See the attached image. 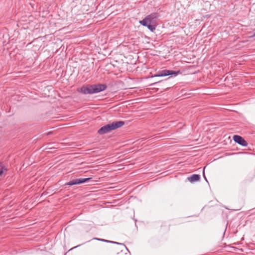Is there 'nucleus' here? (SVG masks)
Segmentation results:
<instances>
[{
    "mask_svg": "<svg viewBox=\"0 0 255 255\" xmlns=\"http://www.w3.org/2000/svg\"><path fill=\"white\" fill-rule=\"evenodd\" d=\"M106 88L107 86L105 84H98L91 85L87 87H83L81 88L79 91L84 94H92L99 93Z\"/></svg>",
    "mask_w": 255,
    "mask_h": 255,
    "instance_id": "1",
    "label": "nucleus"
},
{
    "mask_svg": "<svg viewBox=\"0 0 255 255\" xmlns=\"http://www.w3.org/2000/svg\"><path fill=\"white\" fill-rule=\"evenodd\" d=\"M124 124L125 123L123 121L114 122L101 128L98 130V133L100 134H103L108 133L113 130L122 127L124 125Z\"/></svg>",
    "mask_w": 255,
    "mask_h": 255,
    "instance_id": "2",
    "label": "nucleus"
},
{
    "mask_svg": "<svg viewBox=\"0 0 255 255\" xmlns=\"http://www.w3.org/2000/svg\"><path fill=\"white\" fill-rule=\"evenodd\" d=\"M157 25V17L156 13L151 14L144 17V26L153 32Z\"/></svg>",
    "mask_w": 255,
    "mask_h": 255,
    "instance_id": "3",
    "label": "nucleus"
},
{
    "mask_svg": "<svg viewBox=\"0 0 255 255\" xmlns=\"http://www.w3.org/2000/svg\"><path fill=\"white\" fill-rule=\"evenodd\" d=\"M179 73V71L175 72V71H172V70H164L159 72L158 73V74L154 75H151V76H150V75L144 76V79H148L150 77L153 78V77H164V76H167L172 75H174L176 76Z\"/></svg>",
    "mask_w": 255,
    "mask_h": 255,
    "instance_id": "4",
    "label": "nucleus"
},
{
    "mask_svg": "<svg viewBox=\"0 0 255 255\" xmlns=\"http://www.w3.org/2000/svg\"><path fill=\"white\" fill-rule=\"evenodd\" d=\"M91 179V178L76 179L67 183L66 185L72 186L76 184H80L90 180Z\"/></svg>",
    "mask_w": 255,
    "mask_h": 255,
    "instance_id": "5",
    "label": "nucleus"
},
{
    "mask_svg": "<svg viewBox=\"0 0 255 255\" xmlns=\"http://www.w3.org/2000/svg\"><path fill=\"white\" fill-rule=\"evenodd\" d=\"M234 141L240 145L246 146L248 145V142L241 136L235 135L233 136Z\"/></svg>",
    "mask_w": 255,
    "mask_h": 255,
    "instance_id": "6",
    "label": "nucleus"
},
{
    "mask_svg": "<svg viewBox=\"0 0 255 255\" xmlns=\"http://www.w3.org/2000/svg\"><path fill=\"white\" fill-rule=\"evenodd\" d=\"M200 176L198 174H193L188 177V180L191 182L193 183L199 181Z\"/></svg>",
    "mask_w": 255,
    "mask_h": 255,
    "instance_id": "7",
    "label": "nucleus"
},
{
    "mask_svg": "<svg viewBox=\"0 0 255 255\" xmlns=\"http://www.w3.org/2000/svg\"><path fill=\"white\" fill-rule=\"evenodd\" d=\"M6 171L3 164L0 163V177H1Z\"/></svg>",
    "mask_w": 255,
    "mask_h": 255,
    "instance_id": "8",
    "label": "nucleus"
},
{
    "mask_svg": "<svg viewBox=\"0 0 255 255\" xmlns=\"http://www.w3.org/2000/svg\"><path fill=\"white\" fill-rule=\"evenodd\" d=\"M152 46H153L152 44H151L149 42H147V46H145L144 45V49H150Z\"/></svg>",
    "mask_w": 255,
    "mask_h": 255,
    "instance_id": "9",
    "label": "nucleus"
},
{
    "mask_svg": "<svg viewBox=\"0 0 255 255\" xmlns=\"http://www.w3.org/2000/svg\"><path fill=\"white\" fill-rule=\"evenodd\" d=\"M94 240H98V241H103V242H108L107 241H106L105 240H104V239H98V238H94Z\"/></svg>",
    "mask_w": 255,
    "mask_h": 255,
    "instance_id": "10",
    "label": "nucleus"
},
{
    "mask_svg": "<svg viewBox=\"0 0 255 255\" xmlns=\"http://www.w3.org/2000/svg\"><path fill=\"white\" fill-rule=\"evenodd\" d=\"M139 23H140V24H141L142 25H143V23H144L143 19V20H140V21H139Z\"/></svg>",
    "mask_w": 255,
    "mask_h": 255,
    "instance_id": "11",
    "label": "nucleus"
},
{
    "mask_svg": "<svg viewBox=\"0 0 255 255\" xmlns=\"http://www.w3.org/2000/svg\"><path fill=\"white\" fill-rule=\"evenodd\" d=\"M252 37H255V29H254V30L253 31V34L252 36Z\"/></svg>",
    "mask_w": 255,
    "mask_h": 255,
    "instance_id": "12",
    "label": "nucleus"
},
{
    "mask_svg": "<svg viewBox=\"0 0 255 255\" xmlns=\"http://www.w3.org/2000/svg\"><path fill=\"white\" fill-rule=\"evenodd\" d=\"M156 83H157V82H155L153 84H151V85H154V84H155Z\"/></svg>",
    "mask_w": 255,
    "mask_h": 255,
    "instance_id": "13",
    "label": "nucleus"
},
{
    "mask_svg": "<svg viewBox=\"0 0 255 255\" xmlns=\"http://www.w3.org/2000/svg\"><path fill=\"white\" fill-rule=\"evenodd\" d=\"M146 72H147V71H144V74H145V73H146Z\"/></svg>",
    "mask_w": 255,
    "mask_h": 255,
    "instance_id": "14",
    "label": "nucleus"
}]
</instances>
